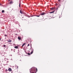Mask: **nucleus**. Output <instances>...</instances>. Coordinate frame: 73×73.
I'll return each mask as SVG.
<instances>
[{
    "mask_svg": "<svg viewBox=\"0 0 73 73\" xmlns=\"http://www.w3.org/2000/svg\"><path fill=\"white\" fill-rule=\"evenodd\" d=\"M10 1V0H9V1Z\"/></svg>",
    "mask_w": 73,
    "mask_h": 73,
    "instance_id": "obj_25",
    "label": "nucleus"
},
{
    "mask_svg": "<svg viewBox=\"0 0 73 73\" xmlns=\"http://www.w3.org/2000/svg\"><path fill=\"white\" fill-rule=\"evenodd\" d=\"M19 7H20V3H19Z\"/></svg>",
    "mask_w": 73,
    "mask_h": 73,
    "instance_id": "obj_17",
    "label": "nucleus"
},
{
    "mask_svg": "<svg viewBox=\"0 0 73 73\" xmlns=\"http://www.w3.org/2000/svg\"><path fill=\"white\" fill-rule=\"evenodd\" d=\"M62 0H58V1H61Z\"/></svg>",
    "mask_w": 73,
    "mask_h": 73,
    "instance_id": "obj_18",
    "label": "nucleus"
},
{
    "mask_svg": "<svg viewBox=\"0 0 73 73\" xmlns=\"http://www.w3.org/2000/svg\"><path fill=\"white\" fill-rule=\"evenodd\" d=\"M55 9V8L54 7H52L50 8L51 10H53L54 9Z\"/></svg>",
    "mask_w": 73,
    "mask_h": 73,
    "instance_id": "obj_6",
    "label": "nucleus"
},
{
    "mask_svg": "<svg viewBox=\"0 0 73 73\" xmlns=\"http://www.w3.org/2000/svg\"><path fill=\"white\" fill-rule=\"evenodd\" d=\"M36 17H40V15H36Z\"/></svg>",
    "mask_w": 73,
    "mask_h": 73,
    "instance_id": "obj_15",
    "label": "nucleus"
},
{
    "mask_svg": "<svg viewBox=\"0 0 73 73\" xmlns=\"http://www.w3.org/2000/svg\"><path fill=\"white\" fill-rule=\"evenodd\" d=\"M0 41H1V38H0Z\"/></svg>",
    "mask_w": 73,
    "mask_h": 73,
    "instance_id": "obj_22",
    "label": "nucleus"
},
{
    "mask_svg": "<svg viewBox=\"0 0 73 73\" xmlns=\"http://www.w3.org/2000/svg\"><path fill=\"white\" fill-rule=\"evenodd\" d=\"M45 14H46V13H42L40 14V15H41L42 16V15H45Z\"/></svg>",
    "mask_w": 73,
    "mask_h": 73,
    "instance_id": "obj_3",
    "label": "nucleus"
},
{
    "mask_svg": "<svg viewBox=\"0 0 73 73\" xmlns=\"http://www.w3.org/2000/svg\"><path fill=\"white\" fill-rule=\"evenodd\" d=\"M54 12H55V11H54V10L53 11L50 12L49 13H54Z\"/></svg>",
    "mask_w": 73,
    "mask_h": 73,
    "instance_id": "obj_8",
    "label": "nucleus"
},
{
    "mask_svg": "<svg viewBox=\"0 0 73 73\" xmlns=\"http://www.w3.org/2000/svg\"><path fill=\"white\" fill-rule=\"evenodd\" d=\"M8 70L9 72H11L12 71V69L11 68H9Z\"/></svg>",
    "mask_w": 73,
    "mask_h": 73,
    "instance_id": "obj_4",
    "label": "nucleus"
},
{
    "mask_svg": "<svg viewBox=\"0 0 73 73\" xmlns=\"http://www.w3.org/2000/svg\"><path fill=\"white\" fill-rule=\"evenodd\" d=\"M56 5H57V4H56Z\"/></svg>",
    "mask_w": 73,
    "mask_h": 73,
    "instance_id": "obj_27",
    "label": "nucleus"
},
{
    "mask_svg": "<svg viewBox=\"0 0 73 73\" xmlns=\"http://www.w3.org/2000/svg\"><path fill=\"white\" fill-rule=\"evenodd\" d=\"M7 36V35H5V36Z\"/></svg>",
    "mask_w": 73,
    "mask_h": 73,
    "instance_id": "obj_21",
    "label": "nucleus"
},
{
    "mask_svg": "<svg viewBox=\"0 0 73 73\" xmlns=\"http://www.w3.org/2000/svg\"><path fill=\"white\" fill-rule=\"evenodd\" d=\"M9 4H13V2H12V1H11L9 3Z\"/></svg>",
    "mask_w": 73,
    "mask_h": 73,
    "instance_id": "obj_11",
    "label": "nucleus"
},
{
    "mask_svg": "<svg viewBox=\"0 0 73 73\" xmlns=\"http://www.w3.org/2000/svg\"><path fill=\"white\" fill-rule=\"evenodd\" d=\"M30 72L31 73H32V72H37V69L35 67H33L30 69Z\"/></svg>",
    "mask_w": 73,
    "mask_h": 73,
    "instance_id": "obj_1",
    "label": "nucleus"
},
{
    "mask_svg": "<svg viewBox=\"0 0 73 73\" xmlns=\"http://www.w3.org/2000/svg\"><path fill=\"white\" fill-rule=\"evenodd\" d=\"M29 46V44H28V46Z\"/></svg>",
    "mask_w": 73,
    "mask_h": 73,
    "instance_id": "obj_19",
    "label": "nucleus"
},
{
    "mask_svg": "<svg viewBox=\"0 0 73 73\" xmlns=\"http://www.w3.org/2000/svg\"><path fill=\"white\" fill-rule=\"evenodd\" d=\"M36 73V72H33L32 73Z\"/></svg>",
    "mask_w": 73,
    "mask_h": 73,
    "instance_id": "obj_23",
    "label": "nucleus"
},
{
    "mask_svg": "<svg viewBox=\"0 0 73 73\" xmlns=\"http://www.w3.org/2000/svg\"><path fill=\"white\" fill-rule=\"evenodd\" d=\"M7 41L9 42H12V40L9 39V40H7Z\"/></svg>",
    "mask_w": 73,
    "mask_h": 73,
    "instance_id": "obj_5",
    "label": "nucleus"
},
{
    "mask_svg": "<svg viewBox=\"0 0 73 73\" xmlns=\"http://www.w3.org/2000/svg\"><path fill=\"white\" fill-rule=\"evenodd\" d=\"M15 67L16 69H18V66H16Z\"/></svg>",
    "mask_w": 73,
    "mask_h": 73,
    "instance_id": "obj_12",
    "label": "nucleus"
},
{
    "mask_svg": "<svg viewBox=\"0 0 73 73\" xmlns=\"http://www.w3.org/2000/svg\"><path fill=\"white\" fill-rule=\"evenodd\" d=\"M3 46L4 47V48H5V46H5V45H4V44L3 45Z\"/></svg>",
    "mask_w": 73,
    "mask_h": 73,
    "instance_id": "obj_16",
    "label": "nucleus"
},
{
    "mask_svg": "<svg viewBox=\"0 0 73 73\" xmlns=\"http://www.w3.org/2000/svg\"><path fill=\"white\" fill-rule=\"evenodd\" d=\"M56 5H57V4H56Z\"/></svg>",
    "mask_w": 73,
    "mask_h": 73,
    "instance_id": "obj_26",
    "label": "nucleus"
},
{
    "mask_svg": "<svg viewBox=\"0 0 73 73\" xmlns=\"http://www.w3.org/2000/svg\"><path fill=\"white\" fill-rule=\"evenodd\" d=\"M26 44V43H24L23 44V45H22V47H23Z\"/></svg>",
    "mask_w": 73,
    "mask_h": 73,
    "instance_id": "obj_7",
    "label": "nucleus"
},
{
    "mask_svg": "<svg viewBox=\"0 0 73 73\" xmlns=\"http://www.w3.org/2000/svg\"><path fill=\"white\" fill-rule=\"evenodd\" d=\"M33 49H32V51H31V52L30 53V54L29 53H28L27 54H28V55H30L31 54H32L33 53Z\"/></svg>",
    "mask_w": 73,
    "mask_h": 73,
    "instance_id": "obj_2",
    "label": "nucleus"
},
{
    "mask_svg": "<svg viewBox=\"0 0 73 73\" xmlns=\"http://www.w3.org/2000/svg\"><path fill=\"white\" fill-rule=\"evenodd\" d=\"M20 13L21 14H23V13H24L22 11H21V10L20 11Z\"/></svg>",
    "mask_w": 73,
    "mask_h": 73,
    "instance_id": "obj_9",
    "label": "nucleus"
},
{
    "mask_svg": "<svg viewBox=\"0 0 73 73\" xmlns=\"http://www.w3.org/2000/svg\"><path fill=\"white\" fill-rule=\"evenodd\" d=\"M5 71H8V70H7V69H6L5 70Z\"/></svg>",
    "mask_w": 73,
    "mask_h": 73,
    "instance_id": "obj_20",
    "label": "nucleus"
},
{
    "mask_svg": "<svg viewBox=\"0 0 73 73\" xmlns=\"http://www.w3.org/2000/svg\"><path fill=\"white\" fill-rule=\"evenodd\" d=\"M18 39H19V40H21V38H20V37H19V36L18 37Z\"/></svg>",
    "mask_w": 73,
    "mask_h": 73,
    "instance_id": "obj_13",
    "label": "nucleus"
},
{
    "mask_svg": "<svg viewBox=\"0 0 73 73\" xmlns=\"http://www.w3.org/2000/svg\"><path fill=\"white\" fill-rule=\"evenodd\" d=\"M0 5H1V4L0 3Z\"/></svg>",
    "mask_w": 73,
    "mask_h": 73,
    "instance_id": "obj_24",
    "label": "nucleus"
},
{
    "mask_svg": "<svg viewBox=\"0 0 73 73\" xmlns=\"http://www.w3.org/2000/svg\"><path fill=\"white\" fill-rule=\"evenodd\" d=\"M15 48V49H18V46H16L14 47Z\"/></svg>",
    "mask_w": 73,
    "mask_h": 73,
    "instance_id": "obj_10",
    "label": "nucleus"
},
{
    "mask_svg": "<svg viewBox=\"0 0 73 73\" xmlns=\"http://www.w3.org/2000/svg\"><path fill=\"white\" fill-rule=\"evenodd\" d=\"M4 10H2V13H4Z\"/></svg>",
    "mask_w": 73,
    "mask_h": 73,
    "instance_id": "obj_14",
    "label": "nucleus"
}]
</instances>
